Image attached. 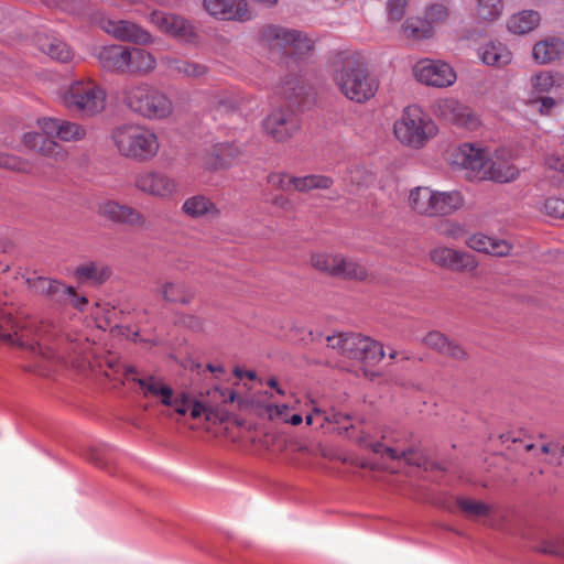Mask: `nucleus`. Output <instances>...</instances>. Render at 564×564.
Returning <instances> with one entry per match:
<instances>
[{
    "label": "nucleus",
    "mask_w": 564,
    "mask_h": 564,
    "mask_svg": "<svg viewBox=\"0 0 564 564\" xmlns=\"http://www.w3.org/2000/svg\"><path fill=\"white\" fill-rule=\"evenodd\" d=\"M128 46L112 44L100 47L97 58L101 67L109 72L126 73Z\"/></svg>",
    "instance_id": "nucleus-24"
},
{
    "label": "nucleus",
    "mask_w": 564,
    "mask_h": 564,
    "mask_svg": "<svg viewBox=\"0 0 564 564\" xmlns=\"http://www.w3.org/2000/svg\"><path fill=\"white\" fill-rule=\"evenodd\" d=\"M202 4L218 21L246 23L253 18L247 0H203Z\"/></svg>",
    "instance_id": "nucleus-16"
},
{
    "label": "nucleus",
    "mask_w": 564,
    "mask_h": 564,
    "mask_svg": "<svg viewBox=\"0 0 564 564\" xmlns=\"http://www.w3.org/2000/svg\"><path fill=\"white\" fill-rule=\"evenodd\" d=\"M50 7H57L62 10L69 11L70 13H77L74 1L75 0H43Z\"/></svg>",
    "instance_id": "nucleus-58"
},
{
    "label": "nucleus",
    "mask_w": 564,
    "mask_h": 564,
    "mask_svg": "<svg viewBox=\"0 0 564 564\" xmlns=\"http://www.w3.org/2000/svg\"><path fill=\"white\" fill-rule=\"evenodd\" d=\"M182 323L193 330H202L205 324L204 319L196 315L184 316Z\"/></svg>",
    "instance_id": "nucleus-59"
},
{
    "label": "nucleus",
    "mask_w": 564,
    "mask_h": 564,
    "mask_svg": "<svg viewBox=\"0 0 564 564\" xmlns=\"http://www.w3.org/2000/svg\"><path fill=\"white\" fill-rule=\"evenodd\" d=\"M110 139L121 156L135 162H149L160 151L158 134L145 124H121L112 130Z\"/></svg>",
    "instance_id": "nucleus-6"
},
{
    "label": "nucleus",
    "mask_w": 564,
    "mask_h": 564,
    "mask_svg": "<svg viewBox=\"0 0 564 564\" xmlns=\"http://www.w3.org/2000/svg\"><path fill=\"white\" fill-rule=\"evenodd\" d=\"M555 106V100L551 97H543L541 99V113H550V110Z\"/></svg>",
    "instance_id": "nucleus-64"
},
{
    "label": "nucleus",
    "mask_w": 564,
    "mask_h": 564,
    "mask_svg": "<svg viewBox=\"0 0 564 564\" xmlns=\"http://www.w3.org/2000/svg\"><path fill=\"white\" fill-rule=\"evenodd\" d=\"M150 22L162 33L180 42L194 44L198 42V33L193 23L182 15L154 10Z\"/></svg>",
    "instance_id": "nucleus-12"
},
{
    "label": "nucleus",
    "mask_w": 564,
    "mask_h": 564,
    "mask_svg": "<svg viewBox=\"0 0 564 564\" xmlns=\"http://www.w3.org/2000/svg\"><path fill=\"white\" fill-rule=\"evenodd\" d=\"M133 186L140 193L160 200H169L178 194L177 180L160 170H143L134 174Z\"/></svg>",
    "instance_id": "nucleus-11"
},
{
    "label": "nucleus",
    "mask_w": 564,
    "mask_h": 564,
    "mask_svg": "<svg viewBox=\"0 0 564 564\" xmlns=\"http://www.w3.org/2000/svg\"><path fill=\"white\" fill-rule=\"evenodd\" d=\"M246 98L238 90H219L210 95L209 107L216 111H232L238 109Z\"/></svg>",
    "instance_id": "nucleus-32"
},
{
    "label": "nucleus",
    "mask_w": 564,
    "mask_h": 564,
    "mask_svg": "<svg viewBox=\"0 0 564 564\" xmlns=\"http://www.w3.org/2000/svg\"><path fill=\"white\" fill-rule=\"evenodd\" d=\"M265 413L270 420H279L286 423L290 416V406L288 404L269 403L265 405Z\"/></svg>",
    "instance_id": "nucleus-52"
},
{
    "label": "nucleus",
    "mask_w": 564,
    "mask_h": 564,
    "mask_svg": "<svg viewBox=\"0 0 564 564\" xmlns=\"http://www.w3.org/2000/svg\"><path fill=\"white\" fill-rule=\"evenodd\" d=\"M482 62L490 66L501 67L510 63L511 52L501 43H489L479 53Z\"/></svg>",
    "instance_id": "nucleus-37"
},
{
    "label": "nucleus",
    "mask_w": 564,
    "mask_h": 564,
    "mask_svg": "<svg viewBox=\"0 0 564 564\" xmlns=\"http://www.w3.org/2000/svg\"><path fill=\"white\" fill-rule=\"evenodd\" d=\"M369 178L368 171L364 166L354 165L348 170V175L345 178L347 186H362Z\"/></svg>",
    "instance_id": "nucleus-48"
},
{
    "label": "nucleus",
    "mask_w": 564,
    "mask_h": 564,
    "mask_svg": "<svg viewBox=\"0 0 564 564\" xmlns=\"http://www.w3.org/2000/svg\"><path fill=\"white\" fill-rule=\"evenodd\" d=\"M335 276L364 281L368 278V272L359 262L339 254Z\"/></svg>",
    "instance_id": "nucleus-39"
},
{
    "label": "nucleus",
    "mask_w": 564,
    "mask_h": 564,
    "mask_svg": "<svg viewBox=\"0 0 564 564\" xmlns=\"http://www.w3.org/2000/svg\"><path fill=\"white\" fill-rule=\"evenodd\" d=\"M449 338L438 330L429 332L426 336L423 338V343L429 348L435 350L438 354H442L444 351V348Z\"/></svg>",
    "instance_id": "nucleus-47"
},
{
    "label": "nucleus",
    "mask_w": 564,
    "mask_h": 564,
    "mask_svg": "<svg viewBox=\"0 0 564 564\" xmlns=\"http://www.w3.org/2000/svg\"><path fill=\"white\" fill-rule=\"evenodd\" d=\"M161 62L170 73L188 78H200L208 73L206 65L182 58L165 56Z\"/></svg>",
    "instance_id": "nucleus-27"
},
{
    "label": "nucleus",
    "mask_w": 564,
    "mask_h": 564,
    "mask_svg": "<svg viewBox=\"0 0 564 564\" xmlns=\"http://www.w3.org/2000/svg\"><path fill=\"white\" fill-rule=\"evenodd\" d=\"M545 213L554 218L564 219V199L550 197L544 203Z\"/></svg>",
    "instance_id": "nucleus-54"
},
{
    "label": "nucleus",
    "mask_w": 564,
    "mask_h": 564,
    "mask_svg": "<svg viewBox=\"0 0 564 564\" xmlns=\"http://www.w3.org/2000/svg\"><path fill=\"white\" fill-rule=\"evenodd\" d=\"M97 212L101 217L115 223L130 226H143L145 224V217L138 209L115 200L100 203Z\"/></svg>",
    "instance_id": "nucleus-21"
},
{
    "label": "nucleus",
    "mask_w": 564,
    "mask_h": 564,
    "mask_svg": "<svg viewBox=\"0 0 564 564\" xmlns=\"http://www.w3.org/2000/svg\"><path fill=\"white\" fill-rule=\"evenodd\" d=\"M37 126L42 133H24L22 137L23 144L57 163L65 162L68 152L54 139L63 142H78L87 135V130L83 124L61 118L44 117L37 120Z\"/></svg>",
    "instance_id": "nucleus-2"
},
{
    "label": "nucleus",
    "mask_w": 564,
    "mask_h": 564,
    "mask_svg": "<svg viewBox=\"0 0 564 564\" xmlns=\"http://www.w3.org/2000/svg\"><path fill=\"white\" fill-rule=\"evenodd\" d=\"M430 259L435 265L456 272H470L478 265L471 253L447 247H436L432 249L430 251Z\"/></svg>",
    "instance_id": "nucleus-18"
},
{
    "label": "nucleus",
    "mask_w": 564,
    "mask_h": 564,
    "mask_svg": "<svg viewBox=\"0 0 564 564\" xmlns=\"http://www.w3.org/2000/svg\"><path fill=\"white\" fill-rule=\"evenodd\" d=\"M67 303H69L74 308L83 311L87 305L88 301L85 296L78 295L74 290L73 293L69 294Z\"/></svg>",
    "instance_id": "nucleus-60"
},
{
    "label": "nucleus",
    "mask_w": 564,
    "mask_h": 564,
    "mask_svg": "<svg viewBox=\"0 0 564 564\" xmlns=\"http://www.w3.org/2000/svg\"><path fill=\"white\" fill-rule=\"evenodd\" d=\"M182 210L191 218L215 217L219 213L217 206L204 195H194L185 199Z\"/></svg>",
    "instance_id": "nucleus-30"
},
{
    "label": "nucleus",
    "mask_w": 564,
    "mask_h": 564,
    "mask_svg": "<svg viewBox=\"0 0 564 564\" xmlns=\"http://www.w3.org/2000/svg\"><path fill=\"white\" fill-rule=\"evenodd\" d=\"M265 134L275 142H288L301 129V120L290 108H275L262 121Z\"/></svg>",
    "instance_id": "nucleus-13"
},
{
    "label": "nucleus",
    "mask_w": 564,
    "mask_h": 564,
    "mask_svg": "<svg viewBox=\"0 0 564 564\" xmlns=\"http://www.w3.org/2000/svg\"><path fill=\"white\" fill-rule=\"evenodd\" d=\"M326 343L344 357L360 361L365 376L372 379L379 375L372 367L384 357L381 344L358 333H335L326 337Z\"/></svg>",
    "instance_id": "nucleus-7"
},
{
    "label": "nucleus",
    "mask_w": 564,
    "mask_h": 564,
    "mask_svg": "<svg viewBox=\"0 0 564 564\" xmlns=\"http://www.w3.org/2000/svg\"><path fill=\"white\" fill-rule=\"evenodd\" d=\"M293 177L294 176L289 175L286 173L275 172V173H270L268 175L267 181L272 187H274L276 189L292 191Z\"/></svg>",
    "instance_id": "nucleus-49"
},
{
    "label": "nucleus",
    "mask_w": 564,
    "mask_h": 564,
    "mask_svg": "<svg viewBox=\"0 0 564 564\" xmlns=\"http://www.w3.org/2000/svg\"><path fill=\"white\" fill-rule=\"evenodd\" d=\"M540 14L534 10H524L513 14L508 21V30L514 34H525L540 23Z\"/></svg>",
    "instance_id": "nucleus-35"
},
{
    "label": "nucleus",
    "mask_w": 564,
    "mask_h": 564,
    "mask_svg": "<svg viewBox=\"0 0 564 564\" xmlns=\"http://www.w3.org/2000/svg\"><path fill=\"white\" fill-rule=\"evenodd\" d=\"M405 466H415L424 468V470H446V468L441 466L438 463H429L427 459L415 452L412 447L398 448L395 446H390V474L401 473Z\"/></svg>",
    "instance_id": "nucleus-19"
},
{
    "label": "nucleus",
    "mask_w": 564,
    "mask_h": 564,
    "mask_svg": "<svg viewBox=\"0 0 564 564\" xmlns=\"http://www.w3.org/2000/svg\"><path fill=\"white\" fill-rule=\"evenodd\" d=\"M111 275L109 267L97 263L88 262L78 265L75 269V276L79 282H90L93 284H101Z\"/></svg>",
    "instance_id": "nucleus-34"
},
{
    "label": "nucleus",
    "mask_w": 564,
    "mask_h": 564,
    "mask_svg": "<svg viewBox=\"0 0 564 564\" xmlns=\"http://www.w3.org/2000/svg\"><path fill=\"white\" fill-rule=\"evenodd\" d=\"M535 550L542 554L564 557V540L562 538L544 540Z\"/></svg>",
    "instance_id": "nucleus-45"
},
{
    "label": "nucleus",
    "mask_w": 564,
    "mask_h": 564,
    "mask_svg": "<svg viewBox=\"0 0 564 564\" xmlns=\"http://www.w3.org/2000/svg\"><path fill=\"white\" fill-rule=\"evenodd\" d=\"M28 284L34 293L42 295L58 305L67 304L69 294L74 291L73 286L65 285L57 280L46 276L29 278Z\"/></svg>",
    "instance_id": "nucleus-20"
},
{
    "label": "nucleus",
    "mask_w": 564,
    "mask_h": 564,
    "mask_svg": "<svg viewBox=\"0 0 564 564\" xmlns=\"http://www.w3.org/2000/svg\"><path fill=\"white\" fill-rule=\"evenodd\" d=\"M448 17L447 8L443 4L435 3L432 4L425 12L424 21H429L430 25L433 26V23L444 22Z\"/></svg>",
    "instance_id": "nucleus-50"
},
{
    "label": "nucleus",
    "mask_w": 564,
    "mask_h": 564,
    "mask_svg": "<svg viewBox=\"0 0 564 564\" xmlns=\"http://www.w3.org/2000/svg\"><path fill=\"white\" fill-rule=\"evenodd\" d=\"M466 243L469 248L478 252H484L496 257H506L512 249L508 241L491 238L482 234H475L470 236Z\"/></svg>",
    "instance_id": "nucleus-26"
},
{
    "label": "nucleus",
    "mask_w": 564,
    "mask_h": 564,
    "mask_svg": "<svg viewBox=\"0 0 564 564\" xmlns=\"http://www.w3.org/2000/svg\"><path fill=\"white\" fill-rule=\"evenodd\" d=\"M272 204L276 207H280L282 209H290L291 208V200L283 196V195H276L273 199H272Z\"/></svg>",
    "instance_id": "nucleus-62"
},
{
    "label": "nucleus",
    "mask_w": 564,
    "mask_h": 564,
    "mask_svg": "<svg viewBox=\"0 0 564 564\" xmlns=\"http://www.w3.org/2000/svg\"><path fill=\"white\" fill-rule=\"evenodd\" d=\"M532 53L534 59L541 64L554 62L564 54V42L556 37L540 41L533 46Z\"/></svg>",
    "instance_id": "nucleus-31"
},
{
    "label": "nucleus",
    "mask_w": 564,
    "mask_h": 564,
    "mask_svg": "<svg viewBox=\"0 0 564 564\" xmlns=\"http://www.w3.org/2000/svg\"><path fill=\"white\" fill-rule=\"evenodd\" d=\"M0 167L25 172L28 170V164L15 155L0 152Z\"/></svg>",
    "instance_id": "nucleus-53"
},
{
    "label": "nucleus",
    "mask_w": 564,
    "mask_h": 564,
    "mask_svg": "<svg viewBox=\"0 0 564 564\" xmlns=\"http://www.w3.org/2000/svg\"><path fill=\"white\" fill-rule=\"evenodd\" d=\"M409 0H390V20L400 21L405 12Z\"/></svg>",
    "instance_id": "nucleus-56"
},
{
    "label": "nucleus",
    "mask_w": 564,
    "mask_h": 564,
    "mask_svg": "<svg viewBox=\"0 0 564 564\" xmlns=\"http://www.w3.org/2000/svg\"><path fill=\"white\" fill-rule=\"evenodd\" d=\"M333 184V178L326 175L294 176L292 191L305 193L312 189H328Z\"/></svg>",
    "instance_id": "nucleus-40"
},
{
    "label": "nucleus",
    "mask_w": 564,
    "mask_h": 564,
    "mask_svg": "<svg viewBox=\"0 0 564 564\" xmlns=\"http://www.w3.org/2000/svg\"><path fill=\"white\" fill-rule=\"evenodd\" d=\"M158 293L169 302L188 304L193 297V292L184 282L165 281L158 286Z\"/></svg>",
    "instance_id": "nucleus-33"
},
{
    "label": "nucleus",
    "mask_w": 564,
    "mask_h": 564,
    "mask_svg": "<svg viewBox=\"0 0 564 564\" xmlns=\"http://www.w3.org/2000/svg\"><path fill=\"white\" fill-rule=\"evenodd\" d=\"M456 506L464 517L471 520L488 517L491 512L489 505L468 497H457Z\"/></svg>",
    "instance_id": "nucleus-41"
},
{
    "label": "nucleus",
    "mask_w": 564,
    "mask_h": 564,
    "mask_svg": "<svg viewBox=\"0 0 564 564\" xmlns=\"http://www.w3.org/2000/svg\"><path fill=\"white\" fill-rule=\"evenodd\" d=\"M393 132L402 144L421 149L436 135L437 126L419 106L412 105L403 109L401 118L393 124Z\"/></svg>",
    "instance_id": "nucleus-9"
},
{
    "label": "nucleus",
    "mask_w": 564,
    "mask_h": 564,
    "mask_svg": "<svg viewBox=\"0 0 564 564\" xmlns=\"http://www.w3.org/2000/svg\"><path fill=\"white\" fill-rule=\"evenodd\" d=\"M122 104L133 115L150 121L165 120L174 111V104L167 94L144 82L126 86Z\"/></svg>",
    "instance_id": "nucleus-5"
},
{
    "label": "nucleus",
    "mask_w": 564,
    "mask_h": 564,
    "mask_svg": "<svg viewBox=\"0 0 564 564\" xmlns=\"http://www.w3.org/2000/svg\"><path fill=\"white\" fill-rule=\"evenodd\" d=\"M291 30L281 25L264 24L258 30V40L261 44L284 54Z\"/></svg>",
    "instance_id": "nucleus-25"
},
{
    "label": "nucleus",
    "mask_w": 564,
    "mask_h": 564,
    "mask_svg": "<svg viewBox=\"0 0 564 564\" xmlns=\"http://www.w3.org/2000/svg\"><path fill=\"white\" fill-rule=\"evenodd\" d=\"M99 25L107 34L121 42L135 45L154 43V36L147 29L130 20L102 18Z\"/></svg>",
    "instance_id": "nucleus-14"
},
{
    "label": "nucleus",
    "mask_w": 564,
    "mask_h": 564,
    "mask_svg": "<svg viewBox=\"0 0 564 564\" xmlns=\"http://www.w3.org/2000/svg\"><path fill=\"white\" fill-rule=\"evenodd\" d=\"M452 165L468 170V177L507 183L517 178L519 170L512 164L492 160L480 148L471 143L459 145L452 154Z\"/></svg>",
    "instance_id": "nucleus-4"
},
{
    "label": "nucleus",
    "mask_w": 564,
    "mask_h": 564,
    "mask_svg": "<svg viewBox=\"0 0 564 564\" xmlns=\"http://www.w3.org/2000/svg\"><path fill=\"white\" fill-rule=\"evenodd\" d=\"M413 72L419 82L434 87L449 86L456 79L453 68L447 63L440 61H420Z\"/></svg>",
    "instance_id": "nucleus-17"
},
{
    "label": "nucleus",
    "mask_w": 564,
    "mask_h": 564,
    "mask_svg": "<svg viewBox=\"0 0 564 564\" xmlns=\"http://www.w3.org/2000/svg\"><path fill=\"white\" fill-rule=\"evenodd\" d=\"M36 44L43 53L58 62L66 63L73 58V52L68 45L54 35L39 34Z\"/></svg>",
    "instance_id": "nucleus-28"
},
{
    "label": "nucleus",
    "mask_w": 564,
    "mask_h": 564,
    "mask_svg": "<svg viewBox=\"0 0 564 564\" xmlns=\"http://www.w3.org/2000/svg\"><path fill=\"white\" fill-rule=\"evenodd\" d=\"M134 375H137L134 367H123L124 378L137 382L145 397L159 398L162 404L173 408L177 414L185 415L189 413L193 420L205 421L209 424L225 421L228 414L226 405L229 402L232 403L236 399V393L231 389L219 388L209 390L206 395L200 394L198 399L186 393L174 397L172 388L165 384L162 379L154 376L139 378Z\"/></svg>",
    "instance_id": "nucleus-1"
},
{
    "label": "nucleus",
    "mask_w": 564,
    "mask_h": 564,
    "mask_svg": "<svg viewBox=\"0 0 564 564\" xmlns=\"http://www.w3.org/2000/svg\"><path fill=\"white\" fill-rule=\"evenodd\" d=\"M338 258L339 254L319 252L312 254L311 263L316 270L335 276Z\"/></svg>",
    "instance_id": "nucleus-43"
},
{
    "label": "nucleus",
    "mask_w": 564,
    "mask_h": 564,
    "mask_svg": "<svg viewBox=\"0 0 564 564\" xmlns=\"http://www.w3.org/2000/svg\"><path fill=\"white\" fill-rule=\"evenodd\" d=\"M126 73L147 76L155 70L156 58L154 55L141 47H128Z\"/></svg>",
    "instance_id": "nucleus-23"
},
{
    "label": "nucleus",
    "mask_w": 564,
    "mask_h": 564,
    "mask_svg": "<svg viewBox=\"0 0 564 564\" xmlns=\"http://www.w3.org/2000/svg\"><path fill=\"white\" fill-rule=\"evenodd\" d=\"M303 90L304 87L301 86L299 83H295L293 85L291 82H288L283 86V94L285 98L293 102H300L299 98Z\"/></svg>",
    "instance_id": "nucleus-57"
},
{
    "label": "nucleus",
    "mask_w": 564,
    "mask_h": 564,
    "mask_svg": "<svg viewBox=\"0 0 564 564\" xmlns=\"http://www.w3.org/2000/svg\"><path fill=\"white\" fill-rule=\"evenodd\" d=\"M502 8V0H477L476 14L484 21H494L500 15Z\"/></svg>",
    "instance_id": "nucleus-42"
},
{
    "label": "nucleus",
    "mask_w": 564,
    "mask_h": 564,
    "mask_svg": "<svg viewBox=\"0 0 564 564\" xmlns=\"http://www.w3.org/2000/svg\"><path fill=\"white\" fill-rule=\"evenodd\" d=\"M313 48L314 41L311 37L299 30L292 29L284 54L288 56L302 58L311 54Z\"/></svg>",
    "instance_id": "nucleus-36"
},
{
    "label": "nucleus",
    "mask_w": 564,
    "mask_h": 564,
    "mask_svg": "<svg viewBox=\"0 0 564 564\" xmlns=\"http://www.w3.org/2000/svg\"><path fill=\"white\" fill-rule=\"evenodd\" d=\"M241 154V148L235 143H218L206 156L205 165L209 170L227 169L231 166Z\"/></svg>",
    "instance_id": "nucleus-22"
},
{
    "label": "nucleus",
    "mask_w": 564,
    "mask_h": 564,
    "mask_svg": "<svg viewBox=\"0 0 564 564\" xmlns=\"http://www.w3.org/2000/svg\"><path fill=\"white\" fill-rule=\"evenodd\" d=\"M359 443L362 446L370 448L376 454H383L388 451V447L383 442L377 440L369 433L362 432V435L359 437Z\"/></svg>",
    "instance_id": "nucleus-55"
},
{
    "label": "nucleus",
    "mask_w": 564,
    "mask_h": 564,
    "mask_svg": "<svg viewBox=\"0 0 564 564\" xmlns=\"http://www.w3.org/2000/svg\"><path fill=\"white\" fill-rule=\"evenodd\" d=\"M62 104L74 116L88 119L106 109V90L93 79H79L69 84L62 95Z\"/></svg>",
    "instance_id": "nucleus-8"
},
{
    "label": "nucleus",
    "mask_w": 564,
    "mask_h": 564,
    "mask_svg": "<svg viewBox=\"0 0 564 564\" xmlns=\"http://www.w3.org/2000/svg\"><path fill=\"white\" fill-rule=\"evenodd\" d=\"M333 79L340 93L356 102H366L378 90L377 79L358 54H339L333 64Z\"/></svg>",
    "instance_id": "nucleus-3"
},
{
    "label": "nucleus",
    "mask_w": 564,
    "mask_h": 564,
    "mask_svg": "<svg viewBox=\"0 0 564 564\" xmlns=\"http://www.w3.org/2000/svg\"><path fill=\"white\" fill-rule=\"evenodd\" d=\"M410 203L417 213L435 217L453 214L463 206L464 199L459 192H437L430 187H416L411 191Z\"/></svg>",
    "instance_id": "nucleus-10"
},
{
    "label": "nucleus",
    "mask_w": 564,
    "mask_h": 564,
    "mask_svg": "<svg viewBox=\"0 0 564 564\" xmlns=\"http://www.w3.org/2000/svg\"><path fill=\"white\" fill-rule=\"evenodd\" d=\"M441 355L457 361H467L469 359V355L465 348L451 339L447 341L444 351Z\"/></svg>",
    "instance_id": "nucleus-51"
},
{
    "label": "nucleus",
    "mask_w": 564,
    "mask_h": 564,
    "mask_svg": "<svg viewBox=\"0 0 564 564\" xmlns=\"http://www.w3.org/2000/svg\"><path fill=\"white\" fill-rule=\"evenodd\" d=\"M307 425L317 424L319 427H324L325 424L332 423L337 425L339 430H343L344 432L348 433L349 429H352V424H350V416L336 412L334 410L332 411H324L319 408H314L313 412L307 414L305 417Z\"/></svg>",
    "instance_id": "nucleus-29"
},
{
    "label": "nucleus",
    "mask_w": 564,
    "mask_h": 564,
    "mask_svg": "<svg viewBox=\"0 0 564 564\" xmlns=\"http://www.w3.org/2000/svg\"><path fill=\"white\" fill-rule=\"evenodd\" d=\"M442 234L456 238L462 234V228L456 224H446L445 229L442 230Z\"/></svg>",
    "instance_id": "nucleus-63"
},
{
    "label": "nucleus",
    "mask_w": 564,
    "mask_h": 564,
    "mask_svg": "<svg viewBox=\"0 0 564 564\" xmlns=\"http://www.w3.org/2000/svg\"><path fill=\"white\" fill-rule=\"evenodd\" d=\"M545 164L554 171L564 173V156L561 158L558 155H549L545 160Z\"/></svg>",
    "instance_id": "nucleus-61"
},
{
    "label": "nucleus",
    "mask_w": 564,
    "mask_h": 564,
    "mask_svg": "<svg viewBox=\"0 0 564 564\" xmlns=\"http://www.w3.org/2000/svg\"><path fill=\"white\" fill-rule=\"evenodd\" d=\"M433 113L441 120L468 130L478 128V117L465 105L454 98L438 99L433 105Z\"/></svg>",
    "instance_id": "nucleus-15"
},
{
    "label": "nucleus",
    "mask_w": 564,
    "mask_h": 564,
    "mask_svg": "<svg viewBox=\"0 0 564 564\" xmlns=\"http://www.w3.org/2000/svg\"><path fill=\"white\" fill-rule=\"evenodd\" d=\"M109 456L110 448L108 446L90 447L86 454L87 459L101 469L107 468Z\"/></svg>",
    "instance_id": "nucleus-46"
},
{
    "label": "nucleus",
    "mask_w": 564,
    "mask_h": 564,
    "mask_svg": "<svg viewBox=\"0 0 564 564\" xmlns=\"http://www.w3.org/2000/svg\"><path fill=\"white\" fill-rule=\"evenodd\" d=\"M562 76H554L551 73H540L532 78L533 87L541 93L549 91L553 86H561Z\"/></svg>",
    "instance_id": "nucleus-44"
},
{
    "label": "nucleus",
    "mask_w": 564,
    "mask_h": 564,
    "mask_svg": "<svg viewBox=\"0 0 564 564\" xmlns=\"http://www.w3.org/2000/svg\"><path fill=\"white\" fill-rule=\"evenodd\" d=\"M402 33L409 40H426L433 36V26L421 18H408L401 25Z\"/></svg>",
    "instance_id": "nucleus-38"
}]
</instances>
